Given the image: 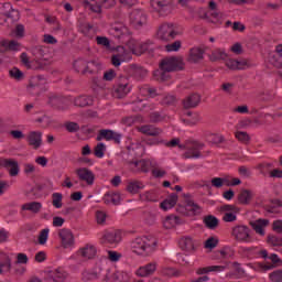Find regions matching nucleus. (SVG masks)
<instances>
[{
  "instance_id": "f257e3e1",
  "label": "nucleus",
  "mask_w": 282,
  "mask_h": 282,
  "mask_svg": "<svg viewBox=\"0 0 282 282\" xmlns=\"http://www.w3.org/2000/svg\"><path fill=\"white\" fill-rule=\"evenodd\" d=\"M31 54L34 56L33 59H31L30 55H28L25 52L21 53L20 55V61L26 69L40 72L41 69H45V67H47L52 61V53L47 46L32 47Z\"/></svg>"
},
{
  "instance_id": "f03ea898",
  "label": "nucleus",
  "mask_w": 282,
  "mask_h": 282,
  "mask_svg": "<svg viewBox=\"0 0 282 282\" xmlns=\"http://www.w3.org/2000/svg\"><path fill=\"white\" fill-rule=\"evenodd\" d=\"M184 69V58L182 57H165L160 63V69L154 70L155 80L164 83L169 80V72H177Z\"/></svg>"
},
{
  "instance_id": "7ed1b4c3",
  "label": "nucleus",
  "mask_w": 282,
  "mask_h": 282,
  "mask_svg": "<svg viewBox=\"0 0 282 282\" xmlns=\"http://www.w3.org/2000/svg\"><path fill=\"white\" fill-rule=\"evenodd\" d=\"M158 248V240L153 237H138L130 243V250L138 257H151Z\"/></svg>"
},
{
  "instance_id": "20e7f679",
  "label": "nucleus",
  "mask_w": 282,
  "mask_h": 282,
  "mask_svg": "<svg viewBox=\"0 0 282 282\" xmlns=\"http://www.w3.org/2000/svg\"><path fill=\"white\" fill-rule=\"evenodd\" d=\"M182 32L175 24L171 23H163L159 26V30L156 32V39L159 41H164L165 43H169L171 41H174V39H177V36H181Z\"/></svg>"
},
{
  "instance_id": "39448f33",
  "label": "nucleus",
  "mask_w": 282,
  "mask_h": 282,
  "mask_svg": "<svg viewBox=\"0 0 282 282\" xmlns=\"http://www.w3.org/2000/svg\"><path fill=\"white\" fill-rule=\"evenodd\" d=\"M15 19H19V11L10 2L0 3V25L10 28Z\"/></svg>"
},
{
  "instance_id": "423d86ee",
  "label": "nucleus",
  "mask_w": 282,
  "mask_h": 282,
  "mask_svg": "<svg viewBox=\"0 0 282 282\" xmlns=\"http://www.w3.org/2000/svg\"><path fill=\"white\" fill-rule=\"evenodd\" d=\"M84 4L86 8H89L91 12L100 14V12H102V8L106 10L113 8L116 6V0H84Z\"/></svg>"
},
{
  "instance_id": "0eeeda50",
  "label": "nucleus",
  "mask_w": 282,
  "mask_h": 282,
  "mask_svg": "<svg viewBox=\"0 0 282 282\" xmlns=\"http://www.w3.org/2000/svg\"><path fill=\"white\" fill-rule=\"evenodd\" d=\"M133 58V52L131 48L127 50L124 46H118L117 53L111 57V63L115 67H120L122 63H127Z\"/></svg>"
},
{
  "instance_id": "6e6552de",
  "label": "nucleus",
  "mask_w": 282,
  "mask_h": 282,
  "mask_svg": "<svg viewBox=\"0 0 282 282\" xmlns=\"http://www.w3.org/2000/svg\"><path fill=\"white\" fill-rule=\"evenodd\" d=\"M151 7L159 17H169L173 12V0H152Z\"/></svg>"
},
{
  "instance_id": "1a4fd4ad",
  "label": "nucleus",
  "mask_w": 282,
  "mask_h": 282,
  "mask_svg": "<svg viewBox=\"0 0 282 282\" xmlns=\"http://www.w3.org/2000/svg\"><path fill=\"white\" fill-rule=\"evenodd\" d=\"M231 236L240 243H252V236H250V228L248 226L239 225L234 227Z\"/></svg>"
},
{
  "instance_id": "9d476101",
  "label": "nucleus",
  "mask_w": 282,
  "mask_h": 282,
  "mask_svg": "<svg viewBox=\"0 0 282 282\" xmlns=\"http://www.w3.org/2000/svg\"><path fill=\"white\" fill-rule=\"evenodd\" d=\"M57 237L59 239V243H61L62 248H64L65 250H69L72 248H74V246L76 245V239L74 238V232H72L67 228L59 229L57 232Z\"/></svg>"
},
{
  "instance_id": "9b49d317",
  "label": "nucleus",
  "mask_w": 282,
  "mask_h": 282,
  "mask_svg": "<svg viewBox=\"0 0 282 282\" xmlns=\"http://www.w3.org/2000/svg\"><path fill=\"white\" fill-rule=\"evenodd\" d=\"M105 281L110 282H129L131 281V273L126 271H118L116 269H109L106 272Z\"/></svg>"
},
{
  "instance_id": "f8f14e48",
  "label": "nucleus",
  "mask_w": 282,
  "mask_h": 282,
  "mask_svg": "<svg viewBox=\"0 0 282 282\" xmlns=\"http://www.w3.org/2000/svg\"><path fill=\"white\" fill-rule=\"evenodd\" d=\"M75 173L79 182H85L86 186H94V183L96 182V174L94 171L88 167H78L75 170Z\"/></svg>"
},
{
  "instance_id": "ddd939ff",
  "label": "nucleus",
  "mask_w": 282,
  "mask_h": 282,
  "mask_svg": "<svg viewBox=\"0 0 282 282\" xmlns=\"http://www.w3.org/2000/svg\"><path fill=\"white\" fill-rule=\"evenodd\" d=\"M96 140H97V142H100L102 140H106L107 142H109V141L113 140V142H116V144H120V140H122V134L118 133L113 130L101 129V130H99Z\"/></svg>"
},
{
  "instance_id": "4468645a",
  "label": "nucleus",
  "mask_w": 282,
  "mask_h": 282,
  "mask_svg": "<svg viewBox=\"0 0 282 282\" xmlns=\"http://www.w3.org/2000/svg\"><path fill=\"white\" fill-rule=\"evenodd\" d=\"M221 213H224L223 221L230 224L237 221V215H239L240 209L235 205H223L220 207Z\"/></svg>"
},
{
  "instance_id": "2eb2a0df",
  "label": "nucleus",
  "mask_w": 282,
  "mask_h": 282,
  "mask_svg": "<svg viewBox=\"0 0 282 282\" xmlns=\"http://www.w3.org/2000/svg\"><path fill=\"white\" fill-rule=\"evenodd\" d=\"M178 213H182L186 217H195L196 215H202V206L193 200H187L185 206L178 209Z\"/></svg>"
},
{
  "instance_id": "dca6fc26",
  "label": "nucleus",
  "mask_w": 282,
  "mask_h": 282,
  "mask_svg": "<svg viewBox=\"0 0 282 282\" xmlns=\"http://www.w3.org/2000/svg\"><path fill=\"white\" fill-rule=\"evenodd\" d=\"M130 23L133 28L140 29L147 25V13L140 9H135L130 13Z\"/></svg>"
},
{
  "instance_id": "f3484780",
  "label": "nucleus",
  "mask_w": 282,
  "mask_h": 282,
  "mask_svg": "<svg viewBox=\"0 0 282 282\" xmlns=\"http://www.w3.org/2000/svg\"><path fill=\"white\" fill-rule=\"evenodd\" d=\"M122 241V232L120 230L106 231L101 237V243L109 246H118Z\"/></svg>"
},
{
  "instance_id": "a211bd4d",
  "label": "nucleus",
  "mask_w": 282,
  "mask_h": 282,
  "mask_svg": "<svg viewBox=\"0 0 282 282\" xmlns=\"http://www.w3.org/2000/svg\"><path fill=\"white\" fill-rule=\"evenodd\" d=\"M241 180L231 177H214L212 178V186L214 188H221L223 186H239Z\"/></svg>"
},
{
  "instance_id": "6ab92c4d",
  "label": "nucleus",
  "mask_w": 282,
  "mask_h": 282,
  "mask_svg": "<svg viewBox=\"0 0 282 282\" xmlns=\"http://www.w3.org/2000/svg\"><path fill=\"white\" fill-rule=\"evenodd\" d=\"M150 45L151 42H137L133 40L128 43L129 50H131L132 54L135 56H142V54L149 50Z\"/></svg>"
},
{
  "instance_id": "aec40b11",
  "label": "nucleus",
  "mask_w": 282,
  "mask_h": 282,
  "mask_svg": "<svg viewBox=\"0 0 282 282\" xmlns=\"http://www.w3.org/2000/svg\"><path fill=\"white\" fill-rule=\"evenodd\" d=\"M269 259H270V261H272V263L256 264L257 272H268L270 270H274V268H276V263H281V259L279 258V256L276 253H272L269 257Z\"/></svg>"
},
{
  "instance_id": "412c9836",
  "label": "nucleus",
  "mask_w": 282,
  "mask_h": 282,
  "mask_svg": "<svg viewBox=\"0 0 282 282\" xmlns=\"http://www.w3.org/2000/svg\"><path fill=\"white\" fill-rule=\"evenodd\" d=\"M26 141L29 142V147L33 149H41L43 144V132L41 131H31L26 137Z\"/></svg>"
},
{
  "instance_id": "4be33fe9",
  "label": "nucleus",
  "mask_w": 282,
  "mask_h": 282,
  "mask_svg": "<svg viewBox=\"0 0 282 282\" xmlns=\"http://www.w3.org/2000/svg\"><path fill=\"white\" fill-rule=\"evenodd\" d=\"M0 165L4 169H9V174L11 177H17L19 175V162L14 159H1Z\"/></svg>"
},
{
  "instance_id": "5701e85b",
  "label": "nucleus",
  "mask_w": 282,
  "mask_h": 282,
  "mask_svg": "<svg viewBox=\"0 0 282 282\" xmlns=\"http://www.w3.org/2000/svg\"><path fill=\"white\" fill-rule=\"evenodd\" d=\"M156 270H158V263L150 262L137 269L135 275L141 278L151 276L152 274H155Z\"/></svg>"
},
{
  "instance_id": "b1692460",
  "label": "nucleus",
  "mask_w": 282,
  "mask_h": 282,
  "mask_svg": "<svg viewBox=\"0 0 282 282\" xmlns=\"http://www.w3.org/2000/svg\"><path fill=\"white\" fill-rule=\"evenodd\" d=\"M46 282H67V273L63 269H56L48 273Z\"/></svg>"
},
{
  "instance_id": "393cba45",
  "label": "nucleus",
  "mask_w": 282,
  "mask_h": 282,
  "mask_svg": "<svg viewBox=\"0 0 282 282\" xmlns=\"http://www.w3.org/2000/svg\"><path fill=\"white\" fill-rule=\"evenodd\" d=\"M110 34L115 36V39H122V36H127V34H129V28L120 22H117L112 24Z\"/></svg>"
},
{
  "instance_id": "a878e982",
  "label": "nucleus",
  "mask_w": 282,
  "mask_h": 282,
  "mask_svg": "<svg viewBox=\"0 0 282 282\" xmlns=\"http://www.w3.org/2000/svg\"><path fill=\"white\" fill-rule=\"evenodd\" d=\"M178 246L185 252H195L197 250V245L195 243V240H193V238L191 237L181 238L178 241Z\"/></svg>"
},
{
  "instance_id": "bb28decb",
  "label": "nucleus",
  "mask_w": 282,
  "mask_h": 282,
  "mask_svg": "<svg viewBox=\"0 0 282 282\" xmlns=\"http://www.w3.org/2000/svg\"><path fill=\"white\" fill-rule=\"evenodd\" d=\"M128 72L130 76L135 77L137 80H142V78H145L147 74H149V72L144 67L138 66L135 64H131L128 67Z\"/></svg>"
},
{
  "instance_id": "cd10ccee",
  "label": "nucleus",
  "mask_w": 282,
  "mask_h": 282,
  "mask_svg": "<svg viewBox=\"0 0 282 282\" xmlns=\"http://www.w3.org/2000/svg\"><path fill=\"white\" fill-rule=\"evenodd\" d=\"M270 220L268 219H258L252 223H250V226L254 229L257 235H260V237H265V228L269 226Z\"/></svg>"
},
{
  "instance_id": "c85d7f7f",
  "label": "nucleus",
  "mask_w": 282,
  "mask_h": 282,
  "mask_svg": "<svg viewBox=\"0 0 282 282\" xmlns=\"http://www.w3.org/2000/svg\"><path fill=\"white\" fill-rule=\"evenodd\" d=\"M137 130L139 131V133H143V135L158 137L162 134V129L155 128V126L151 124L138 127Z\"/></svg>"
},
{
  "instance_id": "c756f323",
  "label": "nucleus",
  "mask_w": 282,
  "mask_h": 282,
  "mask_svg": "<svg viewBox=\"0 0 282 282\" xmlns=\"http://www.w3.org/2000/svg\"><path fill=\"white\" fill-rule=\"evenodd\" d=\"M252 199H254V191L252 189H241L238 194V202L243 206H248Z\"/></svg>"
},
{
  "instance_id": "7c9ffc66",
  "label": "nucleus",
  "mask_w": 282,
  "mask_h": 282,
  "mask_svg": "<svg viewBox=\"0 0 282 282\" xmlns=\"http://www.w3.org/2000/svg\"><path fill=\"white\" fill-rule=\"evenodd\" d=\"M97 252L98 250L94 245H86L78 250V254L79 257H83V259H94Z\"/></svg>"
},
{
  "instance_id": "2f4dec72",
  "label": "nucleus",
  "mask_w": 282,
  "mask_h": 282,
  "mask_svg": "<svg viewBox=\"0 0 282 282\" xmlns=\"http://www.w3.org/2000/svg\"><path fill=\"white\" fill-rule=\"evenodd\" d=\"M188 63H199L200 61H204V50L200 47H193L189 50Z\"/></svg>"
},
{
  "instance_id": "473e14b6",
  "label": "nucleus",
  "mask_w": 282,
  "mask_h": 282,
  "mask_svg": "<svg viewBox=\"0 0 282 282\" xmlns=\"http://www.w3.org/2000/svg\"><path fill=\"white\" fill-rule=\"evenodd\" d=\"M208 56L212 63H217V61H226L228 53H226L225 48H214Z\"/></svg>"
},
{
  "instance_id": "72a5a7b5",
  "label": "nucleus",
  "mask_w": 282,
  "mask_h": 282,
  "mask_svg": "<svg viewBox=\"0 0 282 282\" xmlns=\"http://www.w3.org/2000/svg\"><path fill=\"white\" fill-rule=\"evenodd\" d=\"M202 101V97L197 94H192L183 100V107L185 109H193V107H197Z\"/></svg>"
},
{
  "instance_id": "f704fd0d",
  "label": "nucleus",
  "mask_w": 282,
  "mask_h": 282,
  "mask_svg": "<svg viewBox=\"0 0 282 282\" xmlns=\"http://www.w3.org/2000/svg\"><path fill=\"white\" fill-rule=\"evenodd\" d=\"M131 93V85L129 83L119 84L113 91L115 98H124L128 94Z\"/></svg>"
},
{
  "instance_id": "c9c22d12",
  "label": "nucleus",
  "mask_w": 282,
  "mask_h": 282,
  "mask_svg": "<svg viewBox=\"0 0 282 282\" xmlns=\"http://www.w3.org/2000/svg\"><path fill=\"white\" fill-rule=\"evenodd\" d=\"M142 189H144V183L140 181H129L126 187V191L131 195H138Z\"/></svg>"
},
{
  "instance_id": "e433bc0d",
  "label": "nucleus",
  "mask_w": 282,
  "mask_h": 282,
  "mask_svg": "<svg viewBox=\"0 0 282 282\" xmlns=\"http://www.w3.org/2000/svg\"><path fill=\"white\" fill-rule=\"evenodd\" d=\"M178 196L177 194L173 193L167 198H165L161 204L162 210H171L174 208L175 204H177Z\"/></svg>"
},
{
  "instance_id": "4c0bfd02",
  "label": "nucleus",
  "mask_w": 282,
  "mask_h": 282,
  "mask_svg": "<svg viewBox=\"0 0 282 282\" xmlns=\"http://www.w3.org/2000/svg\"><path fill=\"white\" fill-rule=\"evenodd\" d=\"M200 149H204L203 143H195L189 150H187L184 154L186 159H197L200 158L202 153L199 152Z\"/></svg>"
},
{
  "instance_id": "58836bf2",
  "label": "nucleus",
  "mask_w": 282,
  "mask_h": 282,
  "mask_svg": "<svg viewBox=\"0 0 282 282\" xmlns=\"http://www.w3.org/2000/svg\"><path fill=\"white\" fill-rule=\"evenodd\" d=\"M149 169H151V162L147 160H140L132 163V170L138 171L140 173H149Z\"/></svg>"
},
{
  "instance_id": "ea45409f",
  "label": "nucleus",
  "mask_w": 282,
  "mask_h": 282,
  "mask_svg": "<svg viewBox=\"0 0 282 282\" xmlns=\"http://www.w3.org/2000/svg\"><path fill=\"white\" fill-rule=\"evenodd\" d=\"M226 67H228V69H246V66L248 65V63H246V61H237V59H232L229 58L225 62Z\"/></svg>"
},
{
  "instance_id": "a19ab883",
  "label": "nucleus",
  "mask_w": 282,
  "mask_h": 282,
  "mask_svg": "<svg viewBox=\"0 0 282 282\" xmlns=\"http://www.w3.org/2000/svg\"><path fill=\"white\" fill-rule=\"evenodd\" d=\"M75 107H90L94 105V97L91 96H79L74 100Z\"/></svg>"
},
{
  "instance_id": "79ce46f5",
  "label": "nucleus",
  "mask_w": 282,
  "mask_h": 282,
  "mask_svg": "<svg viewBox=\"0 0 282 282\" xmlns=\"http://www.w3.org/2000/svg\"><path fill=\"white\" fill-rule=\"evenodd\" d=\"M224 270H226L225 265L203 267L196 270V274L202 275V274H208V272H224Z\"/></svg>"
},
{
  "instance_id": "37998d69",
  "label": "nucleus",
  "mask_w": 282,
  "mask_h": 282,
  "mask_svg": "<svg viewBox=\"0 0 282 282\" xmlns=\"http://www.w3.org/2000/svg\"><path fill=\"white\" fill-rule=\"evenodd\" d=\"M41 208H43V205L39 202H31L22 205V210H29L34 214L41 213Z\"/></svg>"
},
{
  "instance_id": "c03bdc74",
  "label": "nucleus",
  "mask_w": 282,
  "mask_h": 282,
  "mask_svg": "<svg viewBox=\"0 0 282 282\" xmlns=\"http://www.w3.org/2000/svg\"><path fill=\"white\" fill-rule=\"evenodd\" d=\"M105 204H112L113 206H118L120 204V194L118 193H107L104 196Z\"/></svg>"
},
{
  "instance_id": "a18cd8bd",
  "label": "nucleus",
  "mask_w": 282,
  "mask_h": 282,
  "mask_svg": "<svg viewBox=\"0 0 282 282\" xmlns=\"http://www.w3.org/2000/svg\"><path fill=\"white\" fill-rule=\"evenodd\" d=\"M180 224V217L170 215L163 220V226L167 230H171V228H175Z\"/></svg>"
},
{
  "instance_id": "49530a36",
  "label": "nucleus",
  "mask_w": 282,
  "mask_h": 282,
  "mask_svg": "<svg viewBox=\"0 0 282 282\" xmlns=\"http://www.w3.org/2000/svg\"><path fill=\"white\" fill-rule=\"evenodd\" d=\"M9 78H12V80H17V83H21L23 78H25V74L19 69V67H12L9 69Z\"/></svg>"
},
{
  "instance_id": "de8ad7c7",
  "label": "nucleus",
  "mask_w": 282,
  "mask_h": 282,
  "mask_svg": "<svg viewBox=\"0 0 282 282\" xmlns=\"http://www.w3.org/2000/svg\"><path fill=\"white\" fill-rule=\"evenodd\" d=\"M204 224L210 230H215V228H217L219 226V219H217V217H215L213 215H209L204 218Z\"/></svg>"
},
{
  "instance_id": "09e8293b",
  "label": "nucleus",
  "mask_w": 282,
  "mask_h": 282,
  "mask_svg": "<svg viewBox=\"0 0 282 282\" xmlns=\"http://www.w3.org/2000/svg\"><path fill=\"white\" fill-rule=\"evenodd\" d=\"M47 239H50V229H42L37 236V243L40 246H45V243H47Z\"/></svg>"
},
{
  "instance_id": "8fccbe9b",
  "label": "nucleus",
  "mask_w": 282,
  "mask_h": 282,
  "mask_svg": "<svg viewBox=\"0 0 282 282\" xmlns=\"http://www.w3.org/2000/svg\"><path fill=\"white\" fill-rule=\"evenodd\" d=\"M47 83V79L45 77L39 75L34 76L30 79V87H43Z\"/></svg>"
},
{
  "instance_id": "3c124183",
  "label": "nucleus",
  "mask_w": 282,
  "mask_h": 282,
  "mask_svg": "<svg viewBox=\"0 0 282 282\" xmlns=\"http://www.w3.org/2000/svg\"><path fill=\"white\" fill-rule=\"evenodd\" d=\"M74 68L79 74H87V62L85 59H77L74 62Z\"/></svg>"
},
{
  "instance_id": "603ef678",
  "label": "nucleus",
  "mask_w": 282,
  "mask_h": 282,
  "mask_svg": "<svg viewBox=\"0 0 282 282\" xmlns=\"http://www.w3.org/2000/svg\"><path fill=\"white\" fill-rule=\"evenodd\" d=\"M79 31L82 32V34H84L85 36H88L89 39H91V36H94V26H91L89 23H84L79 26Z\"/></svg>"
},
{
  "instance_id": "864d4df0",
  "label": "nucleus",
  "mask_w": 282,
  "mask_h": 282,
  "mask_svg": "<svg viewBox=\"0 0 282 282\" xmlns=\"http://www.w3.org/2000/svg\"><path fill=\"white\" fill-rule=\"evenodd\" d=\"M52 204L54 208H63V194L62 193H53L52 194Z\"/></svg>"
},
{
  "instance_id": "5fc2aeb1",
  "label": "nucleus",
  "mask_w": 282,
  "mask_h": 282,
  "mask_svg": "<svg viewBox=\"0 0 282 282\" xmlns=\"http://www.w3.org/2000/svg\"><path fill=\"white\" fill-rule=\"evenodd\" d=\"M105 151H107V145L105 143H97V145L94 149V155L95 158L102 159L105 158Z\"/></svg>"
},
{
  "instance_id": "6e6d98bb",
  "label": "nucleus",
  "mask_w": 282,
  "mask_h": 282,
  "mask_svg": "<svg viewBox=\"0 0 282 282\" xmlns=\"http://www.w3.org/2000/svg\"><path fill=\"white\" fill-rule=\"evenodd\" d=\"M219 245V239H217L216 237H209L205 243H204V248L206 250H215V247Z\"/></svg>"
},
{
  "instance_id": "4d7b16f0",
  "label": "nucleus",
  "mask_w": 282,
  "mask_h": 282,
  "mask_svg": "<svg viewBox=\"0 0 282 282\" xmlns=\"http://www.w3.org/2000/svg\"><path fill=\"white\" fill-rule=\"evenodd\" d=\"M12 270V260L7 258L3 262H0V274H6V272H10Z\"/></svg>"
},
{
  "instance_id": "13d9d810",
  "label": "nucleus",
  "mask_w": 282,
  "mask_h": 282,
  "mask_svg": "<svg viewBox=\"0 0 282 282\" xmlns=\"http://www.w3.org/2000/svg\"><path fill=\"white\" fill-rule=\"evenodd\" d=\"M182 50V41L176 40L171 44L165 45V51L167 52H180Z\"/></svg>"
},
{
  "instance_id": "bf43d9fd",
  "label": "nucleus",
  "mask_w": 282,
  "mask_h": 282,
  "mask_svg": "<svg viewBox=\"0 0 282 282\" xmlns=\"http://www.w3.org/2000/svg\"><path fill=\"white\" fill-rule=\"evenodd\" d=\"M269 281L271 282H282V269L274 270L269 273Z\"/></svg>"
},
{
  "instance_id": "052dcab7",
  "label": "nucleus",
  "mask_w": 282,
  "mask_h": 282,
  "mask_svg": "<svg viewBox=\"0 0 282 282\" xmlns=\"http://www.w3.org/2000/svg\"><path fill=\"white\" fill-rule=\"evenodd\" d=\"M100 69V64L96 62H86V74H94Z\"/></svg>"
},
{
  "instance_id": "680f3d73",
  "label": "nucleus",
  "mask_w": 282,
  "mask_h": 282,
  "mask_svg": "<svg viewBox=\"0 0 282 282\" xmlns=\"http://www.w3.org/2000/svg\"><path fill=\"white\" fill-rule=\"evenodd\" d=\"M82 276H83V281H96V279H98V272L97 271H84Z\"/></svg>"
},
{
  "instance_id": "e2e57ef3",
  "label": "nucleus",
  "mask_w": 282,
  "mask_h": 282,
  "mask_svg": "<svg viewBox=\"0 0 282 282\" xmlns=\"http://www.w3.org/2000/svg\"><path fill=\"white\" fill-rule=\"evenodd\" d=\"M177 102V98L173 95H165L161 100V105H165L166 107H171Z\"/></svg>"
},
{
  "instance_id": "0e129e2a",
  "label": "nucleus",
  "mask_w": 282,
  "mask_h": 282,
  "mask_svg": "<svg viewBox=\"0 0 282 282\" xmlns=\"http://www.w3.org/2000/svg\"><path fill=\"white\" fill-rule=\"evenodd\" d=\"M161 274L163 276H180V272L177 270H175L173 268H169V267L163 268L161 270Z\"/></svg>"
},
{
  "instance_id": "69168bd1",
  "label": "nucleus",
  "mask_w": 282,
  "mask_h": 282,
  "mask_svg": "<svg viewBox=\"0 0 282 282\" xmlns=\"http://www.w3.org/2000/svg\"><path fill=\"white\" fill-rule=\"evenodd\" d=\"M235 135L237 140H239V142H242L243 144L250 142V135L248 134V132L238 131Z\"/></svg>"
},
{
  "instance_id": "338daca9",
  "label": "nucleus",
  "mask_w": 282,
  "mask_h": 282,
  "mask_svg": "<svg viewBox=\"0 0 282 282\" xmlns=\"http://www.w3.org/2000/svg\"><path fill=\"white\" fill-rule=\"evenodd\" d=\"M96 221L99 226H105L107 221V213L105 212H97L96 213Z\"/></svg>"
},
{
  "instance_id": "774afa93",
  "label": "nucleus",
  "mask_w": 282,
  "mask_h": 282,
  "mask_svg": "<svg viewBox=\"0 0 282 282\" xmlns=\"http://www.w3.org/2000/svg\"><path fill=\"white\" fill-rule=\"evenodd\" d=\"M9 52H21V43L17 40H9Z\"/></svg>"
}]
</instances>
